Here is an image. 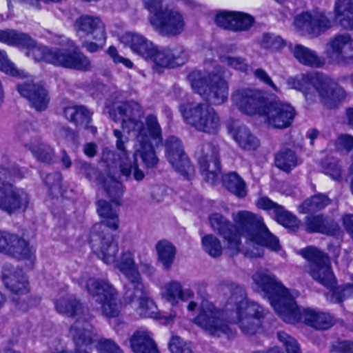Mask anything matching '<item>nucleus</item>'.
<instances>
[{"instance_id": "obj_43", "label": "nucleus", "mask_w": 353, "mask_h": 353, "mask_svg": "<svg viewBox=\"0 0 353 353\" xmlns=\"http://www.w3.org/2000/svg\"><path fill=\"white\" fill-rule=\"evenodd\" d=\"M275 165L285 172H290L297 165L296 153L289 148L281 150L275 156Z\"/></svg>"}, {"instance_id": "obj_40", "label": "nucleus", "mask_w": 353, "mask_h": 353, "mask_svg": "<svg viewBox=\"0 0 353 353\" xmlns=\"http://www.w3.org/2000/svg\"><path fill=\"white\" fill-rule=\"evenodd\" d=\"M224 187L239 198L246 196L245 183L236 172H230L223 176Z\"/></svg>"}, {"instance_id": "obj_34", "label": "nucleus", "mask_w": 353, "mask_h": 353, "mask_svg": "<svg viewBox=\"0 0 353 353\" xmlns=\"http://www.w3.org/2000/svg\"><path fill=\"white\" fill-rule=\"evenodd\" d=\"M135 148L136 151L130 160H133L134 157L137 158L139 154L148 168H154L158 164L159 159L156 154L155 149L159 147H156L153 142H135Z\"/></svg>"}, {"instance_id": "obj_15", "label": "nucleus", "mask_w": 353, "mask_h": 353, "mask_svg": "<svg viewBox=\"0 0 353 353\" xmlns=\"http://www.w3.org/2000/svg\"><path fill=\"white\" fill-rule=\"evenodd\" d=\"M123 301L127 304H135L136 312L142 317L159 318L157 307L149 296L143 281L124 290Z\"/></svg>"}, {"instance_id": "obj_59", "label": "nucleus", "mask_w": 353, "mask_h": 353, "mask_svg": "<svg viewBox=\"0 0 353 353\" xmlns=\"http://www.w3.org/2000/svg\"><path fill=\"white\" fill-rule=\"evenodd\" d=\"M221 61L236 70L246 72L249 69L246 61L241 57L225 56L221 57Z\"/></svg>"}, {"instance_id": "obj_5", "label": "nucleus", "mask_w": 353, "mask_h": 353, "mask_svg": "<svg viewBox=\"0 0 353 353\" xmlns=\"http://www.w3.org/2000/svg\"><path fill=\"white\" fill-rule=\"evenodd\" d=\"M335 17L320 10L303 11L294 19V28L303 35L317 37L330 28L334 23L345 28H353V0H337Z\"/></svg>"}, {"instance_id": "obj_53", "label": "nucleus", "mask_w": 353, "mask_h": 353, "mask_svg": "<svg viewBox=\"0 0 353 353\" xmlns=\"http://www.w3.org/2000/svg\"><path fill=\"white\" fill-rule=\"evenodd\" d=\"M353 296V284H347L343 288H338L330 294V302L341 303L345 299Z\"/></svg>"}, {"instance_id": "obj_29", "label": "nucleus", "mask_w": 353, "mask_h": 353, "mask_svg": "<svg viewBox=\"0 0 353 353\" xmlns=\"http://www.w3.org/2000/svg\"><path fill=\"white\" fill-rule=\"evenodd\" d=\"M64 117L77 127H82L92 134L97 132V128L90 125L92 113L83 105L66 107L63 109Z\"/></svg>"}, {"instance_id": "obj_58", "label": "nucleus", "mask_w": 353, "mask_h": 353, "mask_svg": "<svg viewBox=\"0 0 353 353\" xmlns=\"http://www.w3.org/2000/svg\"><path fill=\"white\" fill-rule=\"evenodd\" d=\"M279 340L283 344L288 353H301L297 341L284 332L277 334Z\"/></svg>"}, {"instance_id": "obj_61", "label": "nucleus", "mask_w": 353, "mask_h": 353, "mask_svg": "<svg viewBox=\"0 0 353 353\" xmlns=\"http://www.w3.org/2000/svg\"><path fill=\"white\" fill-rule=\"evenodd\" d=\"M0 70L9 75H21L19 71L14 67V64L8 59L4 51L0 50Z\"/></svg>"}, {"instance_id": "obj_60", "label": "nucleus", "mask_w": 353, "mask_h": 353, "mask_svg": "<svg viewBox=\"0 0 353 353\" xmlns=\"http://www.w3.org/2000/svg\"><path fill=\"white\" fill-rule=\"evenodd\" d=\"M96 348L98 353H122L119 346L110 339L98 340Z\"/></svg>"}, {"instance_id": "obj_14", "label": "nucleus", "mask_w": 353, "mask_h": 353, "mask_svg": "<svg viewBox=\"0 0 353 353\" xmlns=\"http://www.w3.org/2000/svg\"><path fill=\"white\" fill-rule=\"evenodd\" d=\"M219 153V149L211 143H202L195 152L200 172L204 179L211 184H214L221 174Z\"/></svg>"}, {"instance_id": "obj_38", "label": "nucleus", "mask_w": 353, "mask_h": 353, "mask_svg": "<svg viewBox=\"0 0 353 353\" xmlns=\"http://www.w3.org/2000/svg\"><path fill=\"white\" fill-rule=\"evenodd\" d=\"M220 286L222 290H228L230 292L231 296L230 301L236 306V312L243 310V303H246L248 305L251 303H256L253 301H248L246 299V293L244 288L239 284L234 283L231 281H223L221 283Z\"/></svg>"}, {"instance_id": "obj_47", "label": "nucleus", "mask_w": 353, "mask_h": 353, "mask_svg": "<svg viewBox=\"0 0 353 353\" xmlns=\"http://www.w3.org/2000/svg\"><path fill=\"white\" fill-rule=\"evenodd\" d=\"M74 165L77 174L84 176L90 181L99 179L101 172L91 163L82 160H77Z\"/></svg>"}, {"instance_id": "obj_9", "label": "nucleus", "mask_w": 353, "mask_h": 353, "mask_svg": "<svg viewBox=\"0 0 353 353\" xmlns=\"http://www.w3.org/2000/svg\"><path fill=\"white\" fill-rule=\"evenodd\" d=\"M179 111L185 122L196 130L216 134L221 128V119L212 107L203 103H181Z\"/></svg>"}, {"instance_id": "obj_21", "label": "nucleus", "mask_w": 353, "mask_h": 353, "mask_svg": "<svg viewBox=\"0 0 353 353\" xmlns=\"http://www.w3.org/2000/svg\"><path fill=\"white\" fill-rule=\"evenodd\" d=\"M165 147L166 157L174 169L190 180L194 169L184 152L181 141L176 137H170L166 139Z\"/></svg>"}, {"instance_id": "obj_11", "label": "nucleus", "mask_w": 353, "mask_h": 353, "mask_svg": "<svg viewBox=\"0 0 353 353\" xmlns=\"http://www.w3.org/2000/svg\"><path fill=\"white\" fill-rule=\"evenodd\" d=\"M53 43L59 46V53L48 57L50 63L57 66L77 70L86 71L90 69L91 62L88 57L74 48V42L70 39L57 35Z\"/></svg>"}, {"instance_id": "obj_7", "label": "nucleus", "mask_w": 353, "mask_h": 353, "mask_svg": "<svg viewBox=\"0 0 353 353\" xmlns=\"http://www.w3.org/2000/svg\"><path fill=\"white\" fill-rule=\"evenodd\" d=\"M25 174L26 170L16 163L0 164V210L9 215L24 212L29 207V193L14 184V179H21Z\"/></svg>"}, {"instance_id": "obj_56", "label": "nucleus", "mask_w": 353, "mask_h": 353, "mask_svg": "<svg viewBox=\"0 0 353 353\" xmlns=\"http://www.w3.org/2000/svg\"><path fill=\"white\" fill-rule=\"evenodd\" d=\"M169 349L172 353H192L190 343L176 336L171 339Z\"/></svg>"}, {"instance_id": "obj_16", "label": "nucleus", "mask_w": 353, "mask_h": 353, "mask_svg": "<svg viewBox=\"0 0 353 353\" xmlns=\"http://www.w3.org/2000/svg\"><path fill=\"white\" fill-rule=\"evenodd\" d=\"M219 311L213 305L206 303L202 305L194 321L210 335L218 337L225 335L230 339L234 336V333L226 322L221 319Z\"/></svg>"}, {"instance_id": "obj_10", "label": "nucleus", "mask_w": 353, "mask_h": 353, "mask_svg": "<svg viewBox=\"0 0 353 353\" xmlns=\"http://www.w3.org/2000/svg\"><path fill=\"white\" fill-rule=\"evenodd\" d=\"M303 256L308 261L307 272L311 277L325 288L330 289L326 294L327 299L330 301V294L338 288L336 280L332 270L330 261L327 254L314 247H308L301 251Z\"/></svg>"}, {"instance_id": "obj_35", "label": "nucleus", "mask_w": 353, "mask_h": 353, "mask_svg": "<svg viewBox=\"0 0 353 353\" xmlns=\"http://www.w3.org/2000/svg\"><path fill=\"white\" fill-rule=\"evenodd\" d=\"M55 307L60 314H63L70 317L76 315L83 316L86 308L74 297L62 298L55 301Z\"/></svg>"}, {"instance_id": "obj_48", "label": "nucleus", "mask_w": 353, "mask_h": 353, "mask_svg": "<svg viewBox=\"0 0 353 353\" xmlns=\"http://www.w3.org/2000/svg\"><path fill=\"white\" fill-rule=\"evenodd\" d=\"M104 190L112 202L119 205V201L123 194V185L118 180L110 178L104 182Z\"/></svg>"}, {"instance_id": "obj_13", "label": "nucleus", "mask_w": 353, "mask_h": 353, "mask_svg": "<svg viewBox=\"0 0 353 353\" xmlns=\"http://www.w3.org/2000/svg\"><path fill=\"white\" fill-rule=\"evenodd\" d=\"M212 55V50H208L205 53L203 70H194L188 75L192 88L204 86L221 88L228 85V79L230 73L212 61L211 59Z\"/></svg>"}, {"instance_id": "obj_41", "label": "nucleus", "mask_w": 353, "mask_h": 353, "mask_svg": "<svg viewBox=\"0 0 353 353\" xmlns=\"http://www.w3.org/2000/svg\"><path fill=\"white\" fill-rule=\"evenodd\" d=\"M12 238L7 254L19 260L30 259L33 251L30 248L28 243L17 235H14Z\"/></svg>"}, {"instance_id": "obj_22", "label": "nucleus", "mask_w": 353, "mask_h": 353, "mask_svg": "<svg viewBox=\"0 0 353 353\" xmlns=\"http://www.w3.org/2000/svg\"><path fill=\"white\" fill-rule=\"evenodd\" d=\"M132 132L137 143L153 142L156 147L163 145L162 130L154 114L147 115L144 122L140 120Z\"/></svg>"}, {"instance_id": "obj_2", "label": "nucleus", "mask_w": 353, "mask_h": 353, "mask_svg": "<svg viewBox=\"0 0 353 353\" xmlns=\"http://www.w3.org/2000/svg\"><path fill=\"white\" fill-rule=\"evenodd\" d=\"M231 99L241 112L257 114L276 129L290 127L296 114L294 107L265 90H236Z\"/></svg>"}, {"instance_id": "obj_18", "label": "nucleus", "mask_w": 353, "mask_h": 353, "mask_svg": "<svg viewBox=\"0 0 353 353\" xmlns=\"http://www.w3.org/2000/svg\"><path fill=\"white\" fill-rule=\"evenodd\" d=\"M110 117L114 121H121V127L130 134L140 121L143 110L140 104L134 101L115 103L111 107H107Z\"/></svg>"}, {"instance_id": "obj_46", "label": "nucleus", "mask_w": 353, "mask_h": 353, "mask_svg": "<svg viewBox=\"0 0 353 353\" xmlns=\"http://www.w3.org/2000/svg\"><path fill=\"white\" fill-rule=\"evenodd\" d=\"M0 41L8 45L23 46L28 43L32 44V39L27 34L17 33L14 30H0Z\"/></svg>"}, {"instance_id": "obj_33", "label": "nucleus", "mask_w": 353, "mask_h": 353, "mask_svg": "<svg viewBox=\"0 0 353 353\" xmlns=\"http://www.w3.org/2000/svg\"><path fill=\"white\" fill-rule=\"evenodd\" d=\"M20 95L27 99L30 105L37 111L41 112L47 109L50 102V96L47 90H18Z\"/></svg>"}, {"instance_id": "obj_23", "label": "nucleus", "mask_w": 353, "mask_h": 353, "mask_svg": "<svg viewBox=\"0 0 353 353\" xmlns=\"http://www.w3.org/2000/svg\"><path fill=\"white\" fill-rule=\"evenodd\" d=\"M2 279L5 286L15 294H26L29 292V283L22 269L6 263L2 269Z\"/></svg>"}, {"instance_id": "obj_8", "label": "nucleus", "mask_w": 353, "mask_h": 353, "mask_svg": "<svg viewBox=\"0 0 353 353\" xmlns=\"http://www.w3.org/2000/svg\"><path fill=\"white\" fill-rule=\"evenodd\" d=\"M294 57L302 64L320 68L327 64L345 65L353 59V39L347 34L335 37L327 45L325 57L302 45H296L292 50Z\"/></svg>"}, {"instance_id": "obj_52", "label": "nucleus", "mask_w": 353, "mask_h": 353, "mask_svg": "<svg viewBox=\"0 0 353 353\" xmlns=\"http://www.w3.org/2000/svg\"><path fill=\"white\" fill-rule=\"evenodd\" d=\"M61 174L58 172L48 174L44 179V183L52 195H57L61 192Z\"/></svg>"}, {"instance_id": "obj_30", "label": "nucleus", "mask_w": 353, "mask_h": 353, "mask_svg": "<svg viewBox=\"0 0 353 353\" xmlns=\"http://www.w3.org/2000/svg\"><path fill=\"white\" fill-rule=\"evenodd\" d=\"M290 81H294L293 85H312L315 88H326L334 85V82L330 77L318 72L302 74L295 79H290Z\"/></svg>"}, {"instance_id": "obj_17", "label": "nucleus", "mask_w": 353, "mask_h": 353, "mask_svg": "<svg viewBox=\"0 0 353 353\" xmlns=\"http://www.w3.org/2000/svg\"><path fill=\"white\" fill-rule=\"evenodd\" d=\"M121 153H116L114 151L105 148L102 152L101 161L105 165L111 170L119 167L120 175L125 177L126 181L131 180L132 178L137 181H142L145 177L144 172L139 168L137 159L134 157L133 160L127 156L121 157Z\"/></svg>"}, {"instance_id": "obj_57", "label": "nucleus", "mask_w": 353, "mask_h": 353, "mask_svg": "<svg viewBox=\"0 0 353 353\" xmlns=\"http://www.w3.org/2000/svg\"><path fill=\"white\" fill-rule=\"evenodd\" d=\"M234 21V31H241L248 29L253 23V19L251 16L241 12H235Z\"/></svg>"}, {"instance_id": "obj_24", "label": "nucleus", "mask_w": 353, "mask_h": 353, "mask_svg": "<svg viewBox=\"0 0 353 353\" xmlns=\"http://www.w3.org/2000/svg\"><path fill=\"white\" fill-rule=\"evenodd\" d=\"M77 36L80 39H103L105 32V25L100 18L92 15H82L74 23Z\"/></svg>"}, {"instance_id": "obj_12", "label": "nucleus", "mask_w": 353, "mask_h": 353, "mask_svg": "<svg viewBox=\"0 0 353 353\" xmlns=\"http://www.w3.org/2000/svg\"><path fill=\"white\" fill-rule=\"evenodd\" d=\"M85 289L95 301L101 305L104 316L112 318L119 314L120 305L117 290L107 279L89 278L85 283Z\"/></svg>"}, {"instance_id": "obj_42", "label": "nucleus", "mask_w": 353, "mask_h": 353, "mask_svg": "<svg viewBox=\"0 0 353 353\" xmlns=\"http://www.w3.org/2000/svg\"><path fill=\"white\" fill-rule=\"evenodd\" d=\"M319 91V97L321 103L327 108H335L345 98V90H308Z\"/></svg>"}, {"instance_id": "obj_64", "label": "nucleus", "mask_w": 353, "mask_h": 353, "mask_svg": "<svg viewBox=\"0 0 353 353\" xmlns=\"http://www.w3.org/2000/svg\"><path fill=\"white\" fill-rule=\"evenodd\" d=\"M335 146L339 151L350 152L353 149V137L349 134H341L336 140Z\"/></svg>"}, {"instance_id": "obj_32", "label": "nucleus", "mask_w": 353, "mask_h": 353, "mask_svg": "<svg viewBox=\"0 0 353 353\" xmlns=\"http://www.w3.org/2000/svg\"><path fill=\"white\" fill-rule=\"evenodd\" d=\"M25 146L31 151L34 157L39 161L50 163L54 156L52 148L43 142L39 137H31L25 143Z\"/></svg>"}, {"instance_id": "obj_63", "label": "nucleus", "mask_w": 353, "mask_h": 353, "mask_svg": "<svg viewBox=\"0 0 353 353\" xmlns=\"http://www.w3.org/2000/svg\"><path fill=\"white\" fill-rule=\"evenodd\" d=\"M262 45L266 48L279 50L284 46V41L279 36L266 34L263 36Z\"/></svg>"}, {"instance_id": "obj_1", "label": "nucleus", "mask_w": 353, "mask_h": 353, "mask_svg": "<svg viewBox=\"0 0 353 353\" xmlns=\"http://www.w3.org/2000/svg\"><path fill=\"white\" fill-rule=\"evenodd\" d=\"M232 217L234 225L221 214L214 213L209 216L211 227L223 237L231 255L241 251V236L272 250L280 249L279 239L269 231L261 216L245 210L234 212Z\"/></svg>"}, {"instance_id": "obj_50", "label": "nucleus", "mask_w": 353, "mask_h": 353, "mask_svg": "<svg viewBox=\"0 0 353 353\" xmlns=\"http://www.w3.org/2000/svg\"><path fill=\"white\" fill-rule=\"evenodd\" d=\"M181 284L172 281L165 283L161 290L162 297L172 305H176L179 300Z\"/></svg>"}, {"instance_id": "obj_54", "label": "nucleus", "mask_w": 353, "mask_h": 353, "mask_svg": "<svg viewBox=\"0 0 353 353\" xmlns=\"http://www.w3.org/2000/svg\"><path fill=\"white\" fill-rule=\"evenodd\" d=\"M235 12L221 11L215 15V23L217 26L228 30H233Z\"/></svg>"}, {"instance_id": "obj_62", "label": "nucleus", "mask_w": 353, "mask_h": 353, "mask_svg": "<svg viewBox=\"0 0 353 353\" xmlns=\"http://www.w3.org/2000/svg\"><path fill=\"white\" fill-rule=\"evenodd\" d=\"M330 352L332 353H353V341L337 340L330 345Z\"/></svg>"}, {"instance_id": "obj_25", "label": "nucleus", "mask_w": 353, "mask_h": 353, "mask_svg": "<svg viewBox=\"0 0 353 353\" xmlns=\"http://www.w3.org/2000/svg\"><path fill=\"white\" fill-rule=\"evenodd\" d=\"M69 333L74 346L87 347L97 341V333L92 325L82 316L71 325Z\"/></svg>"}, {"instance_id": "obj_39", "label": "nucleus", "mask_w": 353, "mask_h": 353, "mask_svg": "<svg viewBox=\"0 0 353 353\" xmlns=\"http://www.w3.org/2000/svg\"><path fill=\"white\" fill-rule=\"evenodd\" d=\"M233 137L239 146L244 150H254L259 145V139L245 125L238 127Z\"/></svg>"}, {"instance_id": "obj_26", "label": "nucleus", "mask_w": 353, "mask_h": 353, "mask_svg": "<svg viewBox=\"0 0 353 353\" xmlns=\"http://www.w3.org/2000/svg\"><path fill=\"white\" fill-rule=\"evenodd\" d=\"M304 228L308 233H321L327 236H334L340 230L337 223L324 214L305 216Z\"/></svg>"}, {"instance_id": "obj_31", "label": "nucleus", "mask_w": 353, "mask_h": 353, "mask_svg": "<svg viewBox=\"0 0 353 353\" xmlns=\"http://www.w3.org/2000/svg\"><path fill=\"white\" fill-rule=\"evenodd\" d=\"M130 345L134 353H159L154 340L144 331L133 334L130 338Z\"/></svg>"}, {"instance_id": "obj_6", "label": "nucleus", "mask_w": 353, "mask_h": 353, "mask_svg": "<svg viewBox=\"0 0 353 353\" xmlns=\"http://www.w3.org/2000/svg\"><path fill=\"white\" fill-rule=\"evenodd\" d=\"M252 279L283 321L294 323L299 319L294 297L272 272L268 270H259L252 275Z\"/></svg>"}, {"instance_id": "obj_3", "label": "nucleus", "mask_w": 353, "mask_h": 353, "mask_svg": "<svg viewBox=\"0 0 353 353\" xmlns=\"http://www.w3.org/2000/svg\"><path fill=\"white\" fill-rule=\"evenodd\" d=\"M97 211L101 221L92 227L89 243L94 253L104 263L111 264L117 261L119 251L114 234L112 233L119 228V214L111 204L105 200L97 202Z\"/></svg>"}, {"instance_id": "obj_36", "label": "nucleus", "mask_w": 353, "mask_h": 353, "mask_svg": "<svg viewBox=\"0 0 353 353\" xmlns=\"http://www.w3.org/2000/svg\"><path fill=\"white\" fill-rule=\"evenodd\" d=\"M332 200L324 194H316L306 199L298 207V210L302 214H313L322 210L330 205Z\"/></svg>"}, {"instance_id": "obj_4", "label": "nucleus", "mask_w": 353, "mask_h": 353, "mask_svg": "<svg viewBox=\"0 0 353 353\" xmlns=\"http://www.w3.org/2000/svg\"><path fill=\"white\" fill-rule=\"evenodd\" d=\"M119 40L131 51L152 64L158 73L163 70L182 65L187 60V52L181 48H160L145 36L134 32L122 34Z\"/></svg>"}, {"instance_id": "obj_27", "label": "nucleus", "mask_w": 353, "mask_h": 353, "mask_svg": "<svg viewBox=\"0 0 353 353\" xmlns=\"http://www.w3.org/2000/svg\"><path fill=\"white\" fill-rule=\"evenodd\" d=\"M117 268L121 272L126 279L124 283V290L143 282V279L134 262L133 254L130 252L122 254L117 263Z\"/></svg>"}, {"instance_id": "obj_44", "label": "nucleus", "mask_w": 353, "mask_h": 353, "mask_svg": "<svg viewBox=\"0 0 353 353\" xmlns=\"http://www.w3.org/2000/svg\"><path fill=\"white\" fill-rule=\"evenodd\" d=\"M194 93L199 94L208 105H219L227 101L228 92L227 90H194Z\"/></svg>"}, {"instance_id": "obj_19", "label": "nucleus", "mask_w": 353, "mask_h": 353, "mask_svg": "<svg viewBox=\"0 0 353 353\" xmlns=\"http://www.w3.org/2000/svg\"><path fill=\"white\" fill-rule=\"evenodd\" d=\"M151 26L159 34L175 37L185 30V18L181 12L174 8L164 9L160 18L154 15L151 19Z\"/></svg>"}, {"instance_id": "obj_55", "label": "nucleus", "mask_w": 353, "mask_h": 353, "mask_svg": "<svg viewBox=\"0 0 353 353\" xmlns=\"http://www.w3.org/2000/svg\"><path fill=\"white\" fill-rule=\"evenodd\" d=\"M144 8L148 11V21L151 25V19L156 15L159 18L163 12V0H142Z\"/></svg>"}, {"instance_id": "obj_51", "label": "nucleus", "mask_w": 353, "mask_h": 353, "mask_svg": "<svg viewBox=\"0 0 353 353\" xmlns=\"http://www.w3.org/2000/svg\"><path fill=\"white\" fill-rule=\"evenodd\" d=\"M204 250L211 256L216 258L222 254L223 248L221 241L213 234H208L202 238Z\"/></svg>"}, {"instance_id": "obj_45", "label": "nucleus", "mask_w": 353, "mask_h": 353, "mask_svg": "<svg viewBox=\"0 0 353 353\" xmlns=\"http://www.w3.org/2000/svg\"><path fill=\"white\" fill-rule=\"evenodd\" d=\"M32 43V44L26 43L23 44V46L28 48V52H26L27 56L32 57L35 61H39L44 60V61L50 63V61L48 60V57L55 53H59V48L49 49L41 45H36L33 40Z\"/></svg>"}, {"instance_id": "obj_49", "label": "nucleus", "mask_w": 353, "mask_h": 353, "mask_svg": "<svg viewBox=\"0 0 353 353\" xmlns=\"http://www.w3.org/2000/svg\"><path fill=\"white\" fill-rule=\"evenodd\" d=\"M276 220L285 228L295 230L299 228L300 221L290 212L281 207H277L275 214Z\"/></svg>"}, {"instance_id": "obj_20", "label": "nucleus", "mask_w": 353, "mask_h": 353, "mask_svg": "<svg viewBox=\"0 0 353 353\" xmlns=\"http://www.w3.org/2000/svg\"><path fill=\"white\" fill-rule=\"evenodd\" d=\"M243 310L236 312L237 325L241 332L246 336H256L262 332V319L265 311L257 303L247 305L243 303Z\"/></svg>"}, {"instance_id": "obj_28", "label": "nucleus", "mask_w": 353, "mask_h": 353, "mask_svg": "<svg viewBox=\"0 0 353 353\" xmlns=\"http://www.w3.org/2000/svg\"><path fill=\"white\" fill-rule=\"evenodd\" d=\"M297 310L300 317L296 322L291 323L292 324L303 320L305 325L317 330H326L334 325V319L328 313L311 308H306L301 312L298 306Z\"/></svg>"}, {"instance_id": "obj_37", "label": "nucleus", "mask_w": 353, "mask_h": 353, "mask_svg": "<svg viewBox=\"0 0 353 353\" xmlns=\"http://www.w3.org/2000/svg\"><path fill=\"white\" fill-rule=\"evenodd\" d=\"M155 248L157 252L158 261L165 270H170L175 259L176 248L171 242L167 240L159 241L156 244Z\"/></svg>"}]
</instances>
